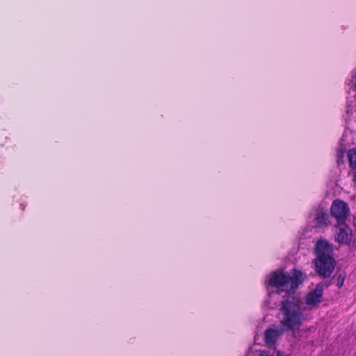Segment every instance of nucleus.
<instances>
[{
  "label": "nucleus",
  "mask_w": 356,
  "mask_h": 356,
  "mask_svg": "<svg viewBox=\"0 0 356 356\" xmlns=\"http://www.w3.org/2000/svg\"><path fill=\"white\" fill-rule=\"evenodd\" d=\"M323 285L318 284L315 289L306 296V303L309 306H316L321 302L323 295Z\"/></svg>",
  "instance_id": "obj_6"
},
{
  "label": "nucleus",
  "mask_w": 356,
  "mask_h": 356,
  "mask_svg": "<svg viewBox=\"0 0 356 356\" xmlns=\"http://www.w3.org/2000/svg\"><path fill=\"white\" fill-rule=\"evenodd\" d=\"M344 153L345 151L342 149L337 151V163L339 165L340 164L341 160H342L344 156Z\"/></svg>",
  "instance_id": "obj_11"
},
{
  "label": "nucleus",
  "mask_w": 356,
  "mask_h": 356,
  "mask_svg": "<svg viewBox=\"0 0 356 356\" xmlns=\"http://www.w3.org/2000/svg\"><path fill=\"white\" fill-rule=\"evenodd\" d=\"M354 170V172H353V181L355 184V186H356V168H353Z\"/></svg>",
  "instance_id": "obj_12"
},
{
  "label": "nucleus",
  "mask_w": 356,
  "mask_h": 356,
  "mask_svg": "<svg viewBox=\"0 0 356 356\" xmlns=\"http://www.w3.org/2000/svg\"><path fill=\"white\" fill-rule=\"evenodd\" d=\"M330 282H329L327 284V286H330Z\"/></svg>",
  "instance_id": "obj_13"
},
{
  "label": "nucleus",
  "mask_w": 356,
  "mask_h": 356,
  "mask_svg": "<svg viewBox=\"0 0 356 356\" xmlns=\"http://www.w3.org/2000/svg\"><path fill=\"white\" fill-rule=\"evenodd\" d=\"M303 282L304 275L301 270L293 268L289 274L278 269L269 275L268 284L276 289L278 293L286 291L294 293Z\"/></svg>",
  "instance_id": "obj_3"
},
{
  "label": "nucleus",
  "mask_w": 356,
  "mask_h": 356,
  "mask_svg": "<svg viewBox=\"0 0 356 356\" xmlns=\"http://www.w3.org/2000/svg\"><path fill=\"white\" fill-rule=\"evenodd\" d=\"M282 318L280 324L284 331H296L302 325L305 315L301 309L300 300L294 296L285 295L280 304Z\"/></svg>",
  "instance_id": "obj_1"
},
{
  "label": "nucleus",
  "mask_w": 356,
  "mask_h": 356,
  "mask_svg": "<svg viewBox=\"0 0 356 356\" xmlns=\"http://www.w3.org/2000/svg\"><path fill=\"white\" fill-rule=\"evenodd\" d=\"M277 356H280V353H277Z\"/></svg>",
  "instance_id": "obj_14"
},
{
  "label": "nucleus",
  "mask_w": 356,
  "mask_h": 356,
  "mask_svg": "<svg viewBox=\"0 0 356 356\" xmlns=\"http://www.w3.org/2000/svg\"><path fill=\"white\" fill-rule=\"evenodd\" d=\"M346 275L345 273H340L337 278V286L339 289H341L344 283Z\"/></svg>",
  "instance_id": "obj_10"
},
{
  "label": "nucleus",
  "mask_w": 356,
  "mask_h": 356,
  "mask_svg": "<svg viewBox=\"0 0 356 356\" xmlns=\"http://www.w3.org/2000/svg\"><path fill=\"white\" fill-rule=\"evenodd\" d=\"M352 237V229L346 222L337 223L334 236L336 241L348 245L351 243Z\"/></svg>",
  "instance_id": "obj_5"
},
{
  "label": "nucleus",
  "mask_w": 356,
  "mask_h": 356,
  "mask_svg": "<svg viewBox=\"0 0 356 356\" xmlns=\"http://www.w3.org/2000/svg\"><path fill=\"white\" fill-rule=\"evenodd\" d=\"M348 158L351 168H356V147L348 150Z\"/></svg>",
  "instance_id": "obj_9"
},
{
  "label": "nucleus",
  "mask_w": 356,
  "mask_h": 356,
  "mask_svg": "<svg viewBox=\"0 0 356 356\" xmlns=\"http://www.w3.org/2000/svg\"><path fill=\"white\" fill-rule=\"evenodd\" d=\"M314 251L316 255L314 260L315 272L321 277H330L336 266L333 256V245L326 239L321 238L316 241Z\"/></svg>",
  "instance_id": "obj_2"
},
{
  "label": "nucleus",
  "mask_w": 356,
  "mask_h": 356,
  "mask_svg": "<svg viewBox=\"0 0 356 356\" xmlns=\"http://www.w3.org/2000/svg\"><path fill=\"white\" fill-rule=\"evenodd\" d=\"M316 227L323 228L330 225V216L326 211L323 209L317 211L315 216Z\"/></svg>",
  "instance_id": "obj_7"
},
{
  "label": "nucleus",
  "mask_w": 356,
  "mask_h": 356,
  "mask_svg": "<svg viewBox=\"0 0 356 356\" xmlns=\"http://www.w3.org/2000/svg\"><path fill=\"white\" fill-rule=\"evenodd\" d=\"M280 335V332L277 329L268 328L264 332V340L267 345H274Z\"/></svg>",
  "instance_id": "obj_8"
},
{
  "label": "nucleus",
  "mask_w": 356,
  "mask_h": 356,
  "mask_svg": "<svg viewBox=\"0 0 356 356\" xmlns=\"http://www.w3.org/2000/svg\"><path fill=\"white\" fill-rule=\"evenodd\" d=\"M330 213L337 223L346 222L350 215L349 206L343 200L337 199L331 204Z\"/></svg>",
  "instance_id": "obj_4"
}]
</instances>
